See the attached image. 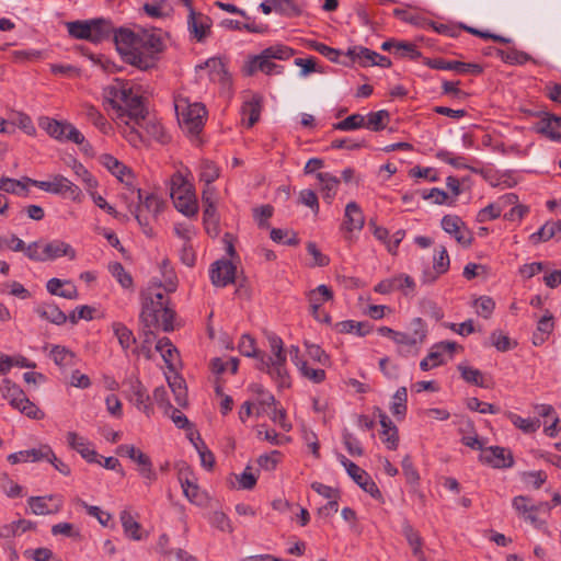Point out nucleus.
Listing matches in <instances>:
<instances>
[{"instance_id":"45","label":"nucleus","mask_w":561,"mask_h":561,"mask_svg":"<svg viewBox=\"0 0 561 561\" xmlns=\"http://www.w3.org/2000/svg\"><path fill=\"white\" fill-rule=\"evenodd\" d=\"M69 124L70 123L66 121L46 118L41 123V126L46 130V133L50 137L64 141L67 133L66 126H69Z\"/></svg>"},{"instance_id":"1","label":"nucleus","mask_w":561,"mask_h":561,"mask_svg":"<svg viewBox=\"0 0 561 561\" xmlns=\"http://www.w3.org/2000/svg\"><path fill=\"white\" fill-rule=\"evenodd\" d=\"M114 39L123 59L141 70L152 68L165 47L164 33L159 28H119Z\"/></svg>"},{"instance_id":"59","label":"nucleus","mask_w":561,"mask_h":561,"mask_svg":"<svg viewBox=\"0 0 561 561\" xmlns=\"http://www.w3.org/2000/svg\"><path fill=\"white\" fill-rule=\"evenodd\" d=\"M365 125V116L360 114H353L347 116L345 119L334 125L335 129L339 130H354Z\"/></svg>"},{"instance_id":"25","label":"nucleus","mask_w":561,"mask_h":561,"mask_svg":"<svg viewBox=\"0 0 561 561\" xmlns=\"http://www.w3.org/2000/svg\"><path fill=\"white\" fill-rule=\"evenodd\" d=\"M538 134L547 137L552 141L561 140V117L551 114H545L535 125Z\"/></svg>"},{"instance_id":"55","label":"nucleus","mask_w":561,"mask_h":561,"mask_svg":"<svg viewBox=\"0 0 561 561\" xmlns=\"http://www.w3.org/2000/svg\"><path fill=\"white\" fill-rule=\"evenodd\" d=\"M219 176V169L209 160L202 161L199 165V179L206 185H211Z\"/></svg>"},{"instance_id":"29","label":"nucleus","mask_w":561,"mask_h":561,"mask_svg":"<svg viewBox=\"0 0 561 561\" xmlns=\"http://www.w3.org/2000/svg\"><path fill=\"white\" fill-rule=\"evenodd\" d=\"M554 329V318L549 310L538 320L536 331L533 333V344L542 345Z\"/></svg>"},{"instance_id":"56","label":"nucleus","mask_w":561,"mask_h":561,"mask_svg":"<svg viewBox=\"0 0 561 561\" xmlns=\"http://www.w3.org/2000/svg\"><path fill=\"white\" fill-rule=\"evenodd\" d=\"M0 190L16 195H26L28 192L24 182L10 178L0 179Z\"/></svg>"},{"instance_id":"9","label":"nucleus","mask_w":561,"mask_h":561,"mask_svg":"<svg viewBox=\"0 0 561 561\" xmlns=\"http://www.w3.org/2000/svg\"><path fill=\"white\" fill-rule=\"evenodd\" d=\"M0 392L9 403L26 416L39 420L43 417V412L28 400L23 390L9 379H4L0 385Z\"/></svg>"},{"instance_id":"3","label":"nucleus","mask_w":561,"mask_h":561,"mask_svg":"<svg viewBox=\"0 0 561 561\" xmlns=\"http://www.w3.org/2000/svg\"><path fill=\"white\" fill-rule=\"evenodd\" d=\"M295 54V50L286 45L277 44L262 50L260 55L252 57L245 65V72L253 75L262 71L265 75L283 73V66L275 64L273 60H287Z\"/></svg>"},{"instance_id":"34","label":"nucleus","mask_w":561,"mask_h":561,"mask_svg":"<svg viewBox=\"0 0 561 561\" xmlns=\"http://www.w3.org/2000/svg\"><path fill=\"white\" fill-rule=\"evenodd\" d=\"M49 357L61 369L72 367L77 363L76 354L61 345H54L49 352Z\"/></svg>"},{"instance_id":"41","label":"nucleus","mask_w":561,"mask_h":561,"mask_svg":"<svg viewBox=\"0 0 561 561\" xmlns=\"http://www.w3.org/2000/svg\"><path fill=\"white\" fill-rule=\"evenodd\" d=\"M253 390L257 393V402L255 405V415L260 416L261 414L268 413V410L275 407L276 400L274 396L267 391H265L262 386L254 385Z\"/></svg>"},{"instance_id":"13","label":"nucleus","mask_w":561,"mask_h":561,"mask_svg":"<svg viewBox=\"0 0 561 561\" xmlns=\"http://www.w3.org/2000/svg\"><path fill=\"white\" fill-rule=\"evenodd\" d=\"M123 383L128 387L127 397L130 402H133L138 410L150 416L153 412V408L150 402L148 391L141 381L138 378L130 376L126 378Z\"/></svg>"},{"instance_id":"26","label":"nucleus","mask_w":561,"mask_h":561,"mask_svg":"<svg viewBox=\"0 0 561 561\" xmlns=\"http://www.w3.org/2000/svg\"><path fill=\"white\" fill-rule=\"evenodd\" d=\"M210 25L211 22L208 16L195 12L193 9L190 10L187 19L188 31L198 42L207 36Z\"/></svg>"},{"instance_id":"24","label":"nucleus","mask_w":561,"mask_h":561,"mask_svg":"<svg viewBox=\"0 0 561 561\" xmlns=\"http://www.w3.org/2000/svg\"><path fill=\"white\" fill-rule=\"evenodd\" d=\"M54 194L81 203L83 194L81 188L61 174L53 175Z\"/></svg>"},{"instance_id":"47","label":"nucleus","mask_w":561,"mask_h":561,"mask_svg":"<svg viewBox=\"0 0 561 561\" xmlns=\"http://www.w3.org/2000/svg\"><path fill=\"white\" fill-rule=\"evenodd\" d=\"M407 401H408V391L405 387H400L397 389L392 397V403L390 410L392 414L399 419H403L407 413Z\"/></svg>"},{"instance_id":"43","label":"nucleus","mask_w":561,"mask_h":561,"mask_svg":"<svg viewBox=\"0 0 561 561\" xmlns=\"http://www.w3.org/2000/svg\"><path fill=\"white\" fill-rule=\"evenodd\" d=\"M119 519L127 537L133 540L141 539L140 524L133 517L130 512L123 511L119 515Z\"/></svg>"},{"instance_id":"39","label":"nucleus","mask_w":561,"mask_h":561,"mask_svg":"<svg viewBox=\"0 0 561 561\" xmlns=\"http://www.w3.org/2000/svg\"><path fill=\"white\" fill-rule=\"evenodd\" d=\"M316 176L319 181L323 197L332 199L336 194L340 180L329 172H319Z\"/></svg>"},{"instance_id":"44","label":"nucleus","mask_w":561,"mask_h":561,"mask_svg":"<svg viewBox=\"0 0 561 561\" xmlns=\"http://www.w3.org/2000/svg\"><path fill=\"white\" fill-rule=\"evenodd\" d=\"M156 350L161 354L163 360L170 369L174 368L178 358V350L168 337H162L157 342Z\"/></svg>"},{"instance_id":"42","label":"nucleus","mask_w":561,"mask_h":561,"mask_svg":"<svg viewBox=\"0 0 561 561\" xmlns=\"http://www.w3.org/2000/svg\"><path fill=\"white\" fill-rule=\"evenodd\" d=\"M389 122V113L386 110H380L377 112H370L365 116V125L364 127L373 130L379 131L386 128L387 123Z\"/></svg>"},{"instance_id":"38","label":"nucleus","mask_w":561,"mask_h":561,"mask_svg":"<svg viewBox=\"0 0 561 561\" xmlns=\"http://www.w3.org/2000/svg\"><path fill=\"white\" fill-rule=\"evenodd\" d=\"M112 330L124 352H127L136 343L133 331L124 323L113 322Z\"/></svg>"},{"instance_id":"22","label":"nucleus","mask_w":561,"mask_h":561,"mask_svg":"<svg viewBox=\"0 0 561 561\" xmlns=\"http://www.w3.org/2000/svg\"><path fill=\"white\" fill-rule=\"evenodd\" d=\"M236 266L227 260H220L211 265L210 279L217 287H226L234 282Z\"/></svg>"},{"instance_id":"64","label":"nucleus","mask_w":561,"mask_h":561,"mask_svg":"<svg viewBox=\"0 0 561 561\" xmlns=\"http://www.w3.org/2000/svg\"><path fill=\"white\" fill-rule=\"evenodd\" d=\"M394 55L399 58L409 57L410 59H417L421 56V53L417 50L414 44L398 42V45H396Z\"/></svg>"},{"instance_id":"17","label":"nucleus","mask_w":561,"mask_h":561,"mask_svg":"<svg viewBox=\"0 0 561 561\" xmlns=\"http://www.w3.org/2000/svg\"><path fill=\"white\" fill-rule=\"evenodd\" d=\"M512 505L519 516L533 524L535 527L541 526V522L537 518L536 512L540 507L550 510L548 503L535 505L529 497L523 495L515 496L512 501Z\"/></svg>"},{"instance_id":"62","label":"nucleus","mask_w":561,"mask_h":561,"mask_svg":"<svg viewBox=\"0 0 561 561\" xmlns=\"http://www.w3.org/2000/svg\"><path fill=\"white\" fill-rule=\"evenodd\" d=\"M458 370L460 371L461 377L467 382L473 383V385H477V386H480V387L483 386V383H482V373L479 369L460 364L458 366Z\"/></svg>"},{"instance_id":"33","label":"nucleus","mask_w":561,"mask_h":561,"mask_svg":"<svg viewBox=\"0 0 561 561\" xmlns=\"http://www.w3.org/2000/svg\"><path fill=\"white\" fill-rule=\"evenodd\" d=\"M46 288L49 294L60 296L67 299H76L78 297V290L70 280H61L59 278H50Z\"/></svg>"},{"instance_id":"2","label":"nucleus","mask_w":561,"mask_h":561,"mask_svg":"<svg viewBox=\"0 0 561 561\" xmlns=\"http://www.w3.org/2000/svg\"><path fill=\"white\" fill-rule=\"evenodd\" d=\"M103 104L112 119L129 117L138 123L146 113L141 88L125 79H114L103 88Z\"/></svg>"},{"instance_id":"48","label":"nucleus","mask_w":561,"mask_h":561,"mask_svg":"<svg viewBox=\"0 0 561 561\" xmlns=\"http://www.w3.org/2000/svg\"><path fill=\"white\" fill-rule=\"evenodd\" d=\"M144 11L151 18L160 19L169 16L172 12V7L167 0H154L145 3Z\"/></svg>"},{"instance_id":"52","label":"nucleus","mask_w":561,"mask_h":561,"mask_svg":"<svg viewBox=\"0 0 561 561\" xmlns=\"http://www.w3.org/2000/svg\"><path fill=\"white\" fill-rule=\"evenodd\" d=\"M108 271L123 288H130L133 286L131 275L126 272L119 262L110 263Z\"/></svg>"},{"instance_id":"30","label":"nucleus","mask_w":561,"mask_h":561,"mask_svg":"<svg viewBox=\"0 0 561 561\" xmlns=\"http://www.w3.org/2000/svg\"><path fill=\"white\" fill-rule=\"evenodd\" d=\"M345 220L343 224V228L352 232L354 230H362L365 224L364 214L355 202H350L345 207Z\"/></svg>"},{"instance_id":"54","label":"nucleus","mask_w":561,"mask_h":561,"mask_svg":"<svg viewBox=\"0 0 561 561\" xmlns=\"http://www.w3.org/2000/svg\"><path fill=\"white\" fill-rule=\"evenodd\" d=\"M71 168L75 174L82 180L88 192L96 188V179L88 171V169L81 162L75 160Z\"/></svg>"},{"instance_id":"37","label":"nucleus","mask_w":561,"mask_h":561,"mask_svg":"<svg viewBox=\"0 0 561 561\" xmlns=\"http://www.w3.org/2000/svg\"><path fill=\"white\" fill-rule=\"evenodd\" d=\"M262 110V98L253 95L249 101L244 102L242 106L243 117H248L247 126L252 127L259 119Z\"/></svg>"},{"instance_id":"14","label":"nucleus","mask_w":561,"mask_h":561,"mask_svg":"<svg viewBox=\"0 0 561 561\" xmlns=\"http://www.w3.org/2000/svg\"><path fill=\"white\" fill-rule=\"evenodd\" d=\"M458 347L459 346L457 345V343L451 341H443L434 344L431 347L427 356L421 360L420 368L423 371H427L445 364V355L449 354V356L451 357L453 353Z\"/></svg>"},{"instance_id":"18","label":"nucleus","mask_w":561,"mask_h":561,"mask_svg":"<svg viewBox=\"0 0 561 561\" xmlns=\"http://www.w3.org/2000/svg\"><path fill=\"white\" fill-rule=\"evenodd\" d=\"M480 460L493 468H510L514 462L512 453L499 446L482 449Z\"/></svg>"},{"instance_id":"16","label":"nucleus","mask_w":561,"mask_h":561,"mask_svg":"<svg viewBox=\"0 0 561 561\" xmlns=\"http://www.w3.org/2000/svg\"><path fill=\"white\" fill-rule=\"evenodd\" d=\"M196 70L201 79L206 76L210 81L222 84H227L229 81L228 71L220 58H209L203 65H198Z\"/></svg>"},{"instance_id":"53","label":"nucleus","mask_w":561,"mask_h":561,"mask_svg":"<svg viewBox=\"0 0 561 561\" xmlns=\"http://www.w3.org/2000/svg\"><path fill=\"white\" fill-rule=\"evenodd\" d=\"M497 55L504 62L510 65H524L531 60L527 53L517 49L499 50Z\"/></svg>"},{"instance_id":"11","label":"nucleus","mask_w":561,"mask_h":561,"mask_svg":"<svg viewBox=\"0 0 561 561\" xmlns=\"http://www.w3.org/2000/svg\"><path fill=\"white\" fill-rule=\"evenodd\" d=\"M442 229L455 238L462 247L469 248L473 241L472 232L468 229L463 220L457 215H445L440 220Z\"/></svg>"},{"instance_id":"20","label":"nucleus","mask_w":561,"mask_h":561,"mask_svg":"<svg viewBox=\"0 0 561 561\" xmlns=\"http://www.w3.org/2000/svg\"><path fill=\"white\" fill-rule=\"evenodd\" d=\"M147 115V112L142 115L141 121L138 123L133 122L129 117H124V119H113L121 135L133 146L139 147L144 144V136L140 133L144 126V119Z\"/></svg>"},{"instance_id":"23","label":"nucleus","mask_w":561,"mask_h":561,"mask_svg":"<svg viewBox=\"0 0 561 561\" xmlns=\"http://www.w3.org/2000/svg\"><path fill=\"white\" fill-rule=\"evenodd\" d=\"M100 162L122 183H125L128 187L133 188L134 176H133L131 170L128 167H126L124 163L118 161L112 154H107V153L102 154L100 157Z\"/></svg>"},{"instance_id":"19","label":"nucleus","mask_w":561,"mask_h":561,"mask_svg":"<svg viewBox=\"0 0 561 561\" xmlns=\"http://www.w3.org/2000/svg\"><path fill=\"white\" fill-rule=\"evenodd\" d=\"M68 446L79 453L90 463L99 462V455L93 444L84 436L76 432H68L66 435Z\"/></svg>"},{"instance_id":"32","label":"nucleus","mask_w":561,"mask_h":561,"mask_svg":"<svg viewBox=\"0 0 561 561\" xmlns=\"http://www.w3.org/2000/svg\"><path fill=\"white\" fill-rule=\"evenodd\" d=\"M84 117L92 123L102 134L111 135L113 133L112 124L105 116L92 104H83Z\"/></svg>"},{"instance_id":"12","label":"nucleus","mask_w":561,"mask_h":561,"mask_svg":"<svg viewBox=\"0 0 561 561\" xmlns=\"http://www.w3.org/2000/svg\"><path fill=\"white\" fill-rule=\"evenodd\" d=\"M133 193H136L139 205L135 210V218L141 226H148L149 218L145 215L147 211L151 217L156 218L163 208V202L154 194H149L142 198L141 191L139 188H131Z\"/></svg>"},{"instance_id":"4","label":"nucleus","mask_w":561,"mask_h":561,"mask_svg":"<svg viewBox=\"0 0 561 561\" xmlns=\"http://www.w3.org/2000/svg\"><path fill=\"white\" fill-rule=\"evenodd\" d=\"M170 196L175 208L187 217L195 216L198 205L193 185L181 172H175L170 180Z\"/></svg>"},{"instance_id":"35","label":"nucleus","mask_w":561,"mask_h":561,"mask_svg":"<svg viewBox=\"0 0 561 561\" xmlns=\"http://www.w3.org/2000/svg\"><path fill=\"white\" fill-rule=\"evenodd\" d=\"M35 312L42 319L57 325H61L67 321V316L55 304H41L35 307Z\"/></svg>"},{"instance_id":"36","label":"nucleus","mask_w":561,"mask_h":561,"mask_svg":"<svg viewBox=\"0 0 561 561\" xmlns=\"http://www.w3.org/2000/svg\"><path fill=\"white\" fill-rule=\"evenodd\" d=\"M179 481L181 483L183 494L190 502L197 505L203 504L205 496L201 492L198 485L195 483L193 479H190L187 474L181 473L179 477Z\"/></svg>"},{"instance_id":"51","label":"nucleus","mask_w":561,"mask_h":561,"mask_svg":"<svg viewBox=\"0 0 561 561\" xmlns=\"http://www.w3.org/2000/svg\"><path fill=\"white\" fill-rule=\"evenodd\" d=\"M50 497L45 496H33L28 499V506L33 514L35 515H47L53 514L58 511V507H51L48 502L51 501Z\"/></svg>"},{"instance_id":"60","label":"nucleus","mask_w":561,"mask_h":561,"mask_svg":"<svg viewBox=\"0 0 561 561\" xmlns=\"http://www.w3.org/2000/svg\"><path fill=\"white\" fill-rule=\"evenodd\" d=\"M209 523L220 531L231 533L232 526L228 516L220 511H215L209 515Z\"/></svg>"},{"instance_id":"6","label":"nucleus","mask_w":561,"mask_h":561,"mask_svg":"<svg viewBox=\"0 0 561 561\" xmlns=\"http://www.w3.org/2000/svg\"><path fill=\"white\" fill-rule=\"evenodd\" d=\"M426 335V323L421 318H414L408 332L398 331L394 335L398 353L403 356L416 355L424 344Z\"/></svg>"},{"instance_id":"7","label":"nucleus","mask_w":561,"mask_h":561,"mask_svg":"<svg viewBox=\"0 0 561 561\" xmlns=\"http://www.w3.org/2000/svg\"><path fill=\"white\" fill-rule=\"evenodd\" d=\"M169 304L161 285L153 284L142 293V308L140 319L148 328L159 322V311Z\"/></svg>"},{"instance_id":"63","label":"nucleus","mask_w":561,"mask_h":561,"mask_svg":"<svg viewBox=\"0 0 561 561\" xmlns=\"http://www.w3.org/2000/svg\"><path fill=\"white\" fill-rule=\"evenodd\" d=\"M450 265L449 255L445 247H440L437 254L434 255L433 270L437 274H445Z\"/></svg>"},{"instance_id":"57","label":"nucleus","mask_w":561,"mask_h":561,"mask_svg":"<svg viewBox=\"0 0 561 561\" xmlns=\"http://www.w3.org/2000/svg\"><path fill=\"white\" fill-rule=\"evenodd\" d=\"M270 348L272 355L267 358L266 362L272 360H286V353L284 351V343L279 336L274 333L267 335Z\"/></svg>"},{"instance_id":"31","label":"nucleus","mask_w":561,"mask_h":561,"mask_svg":"<svg viewBox=\"0 0 561 561\" xmlns=\"http://www.w3.org/2000/svg\"><path fill=\"white\" fill-rule=\"evenodd\" d=\"M347 473L365 492L370 494L374 499L381 497V492L379 491L377 484L374 482L370 476L357 465L355 470L350 469Z\"/></svg>"},{"instance_id":"46","label":"nucleus","mask_w":561,"mask_h":561,"mask_svg":"<svg viewBox=\"0 0 561 561\" xmlns=\"http://www.w3.org/2000/svg\"><path fill=\"white\" fill-rule=\"evenodd\" d=\"M561 230V221L547 222L538 231L530 234L529 239L534 244L546 242Z\"/></svg>"},{"instance_id":"40","label":"nucleus","mask_w":561,"mask_h":561,"mask_svg":"<svg viewBox=\"0 0 561 561\" xmlns=\"http://www.w3.org/2000/svg\"><path fill=\"white\" fill-rule=\"evenodd\" d=\"M376 51L370 50L363 46H353L347 49V56L353 62H358L362 67L373 66L374 55Z\"/></svg>"},{"instance_id":"10","label":"nucleus","mask_w":561,"mask_h":561,"mask_svg":"<svg viewBox=\"0 0 561 561\" xmlns=\"http://www.w3.org/2000/svg\"><path fill=\"white\" fill-rule=\"evenodd\" d=\"M117 454L128 457L137 465V471L147 484L157 480V472L153 469L152 461L148 455L136 448L134 445H121Z\"/></svg>"},{"instance_id":"8","label":"nucleus","mask_w":561,"mask_h":561,"mask_svg":"<svg viewBox=\"0 0 561 561\" xmlns=\"http://www.w3.org/2000/svg\"><path fill=\"white\" fill-rule=\"evenodd\" d=\"M175 111L183 127L191 134H198L205 122L206 108L202 103H188L185 99L175 100Z\"/></svg>"},{"instance_id":"28","label":"nucleus","mask_w":561,"mask_h":561,"mask_svg":"<svg viewBox=\"0 0 561 561\" xmlns=\"http://www.w3.org/2000/svg\"><path fill=\"white\" fill-rule=\"evenodd\" d=\"M402 535L404 536L409 546L411 547L413 556L419 561H427L422 549L423 539L421 538L419 531L415 530L407 519H404L402 523Z\"/></svg>"},{"instance_id":"50","label":"nucleus","mask_w":561,"mask_h":561,"mask_svg":"<svg viewBox=\"0 0 561 561\" xmlns=\"http://www.w3.org/2000/svg\"><path fill=\"white\" fill-rule=\"evenodd\" d=\"M169 387L171 388L175 401L180 407H186L187 404V394H186V387L184 385V380L179 377L178 375H174L172 377L168 378Z\"/></svg>"},{"instance_id":"58","label":"nucleus","mask_w":561,"mask_h":561,"mask_svg":"<svg viewBox=\"0 0 561 561\" xmlns=\"http://www.w3.org/2000/svg\"><path fill=\"white\" fill-rule=\"evenodd\" d=\"M68 31H69V34L76 38L90 41V37L93 36L91 34L90 22H80V21L70 22V23H68Z\"/></svg>"},{"instance_id":"49","label":"nucleus","mask_w":561,"mask_h":561,"mask_svg":"<svg viewBox=\"0 0 561 561\" xmlns=\"http://www.w3.org/2000/svg\"><path fill=\"white\" fill-rule=\"evenodd\" d=\"M510 421L526 434L535 433L540 427V421L538 419L522 417L518 414L510 412L507 414Z\"/></svg>"},{"instance_id":"5","label":"nucleus","mask_w":561,"mask_h":561,"mask_svg":"<svg viewBox=\"0 0 561 561\" xmlns=\"http://www.w3.org/2000/svg\"><path fill=\"white\" fill-rule=\"evenodd\" d=\"M25 255L36 262L54 261L61 256H67L75 260L77 256L76 250L62 240H53L44 242L42 240L34 241L27 244Z\"/></svg>"},{"instance_id":"21","label":"nucleus","mask_w":561,"mask_h":561,"mask_svg":"<svg viewBox=\"0 0 561 561\" xmlns=\"http://www.w3.org/2000/svg\"><path fill=\"white\" fill-rule=\"evenodd\" d=\"M426 65L432 69L453 70L457 73L480 75L482 67L478 64H469L457 60H445L443 58L428 59Z\"/></svg>"},{"instance_id":"15","label":"nucleus","mask_w":561,"mask_h":561,"mask_svg":"<svg viewBox=\"0 0 561 561\" xmlns=\"http://www.w3.org/2000/svg\"><path fill=\"white\" fill-rule=\"evenodd\" d=\"M333 298L332 290L327 285H319L308 294V301L313 318L319 322H330L328 313L321 311V306Z\"/></svg>"},{"instance_id":"61","label":"nucleus","mask_w":561,"mask_h":561,"mask_svg":"<svg viewBox=\"0 0 561 561\" xmlns=\"http://www.w3.org/2000/svg\"><path fill=\"white\" fill-rule=\"evenodd\" d=\"M474 307H476L477 313L480 317H482L484 319H489L493 313V310L495 308V302L493 301L492 298H490L488 296H481L480 298H478L474 301Z\"/></svg>"},{"instance_id":"27","label":"nucleus","mask_w":561,"mask_h":561,"mask_svg":"<svg viewBox=\"0 0 561 561\" xmlns=\"http://www.w3.org/2000/svg\"><path fill=\"white\" fill-rule=\"evenodd\" d=\"M261 362L264 368L267 369L270 376L275 380L279 388H288L290 386L289 375L286 368V360H272L265 362L263 356Z\"/></svg>"}]
</instances>
